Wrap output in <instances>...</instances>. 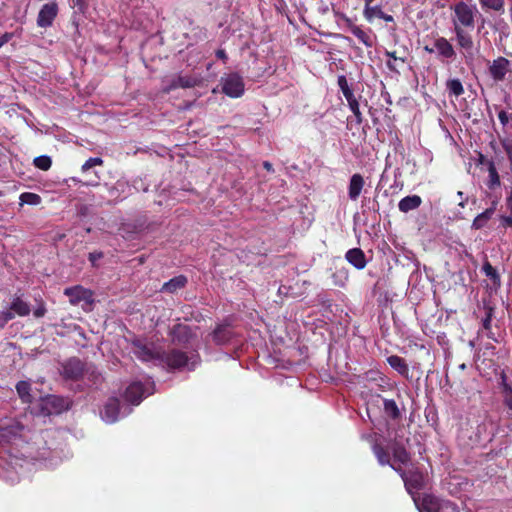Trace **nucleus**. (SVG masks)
Returning a JSON list of instances; mask_svg holds the SVG:
<instances>
[{
    "label": "nucleus",
    "mask_w": 512,
    "mask_h": 512,
    "mask_svg": "<svg viewBox=\"0 0 512 512\" xmlns=\"http://www.w3.org/2000/svg\"><path fill=\"white\" fill-rule=\"evenodd\" d=\"M391 468L399 474L406 491L410 495L413 496L416 492L425 488L426 475L415 464L412 463L408 469H403L401 465H391Z\"/></svg>",
    "instance_id": "1"
},
{
    "label": "nucleus",
    "mask_w": 512,
    "mask_h": 512,
    "mask_svg": "<svg viewBox=\"0 0 512 512\" xmlns=\"http://www.w3.org/2000/svg\"><path fill=\"white\" fill-rule=\"evenodd\" d=\"M64 295L69 298L71 305H78L83 302L84 310H91L94 305V293L81 285H75L64 289Z\"/></svg>",
    "instance_id": "2"
},
{
    "label": "nucleus",
    "mask_w": 512,
    "mask_h": 512,
    "mask_svg": "<svg viewBox=\"0 0 512 512\" xmlns=\"http://www.w3.org/2000/svg\"><path fill=\"white\" fill-rule=\"evenodd\" d=\"M453 29L460 27L474 30L475 20L473 9L465 2H459L454 7Z\"/></svg>",
    "instance_id": "3"
},
{
    "label": "nucleus",
    "mask_w": 512,
    "mask_h": 512,
    "mask_svg": "<svg viewBox=\"0 0 512 512\" xmlns=\"http://www.w3.org/2000/svg\"><path fill=\"white\" fill-rule=\"evenodd\" d=\"M190 359L186 352L172 348L161 352L159 361L170 370H180L188 366Z\"/></svg>",
    "instance_id": "4"
},
{
    "label": "nucleus",
    "mask_w": 512,
    "mask_h": 512,
    "mask_svg": "<svg viewBox=\"0 0 512 512\" xmlns=\"http://www.w3.org/2000/svg\"><path fill=\"white\" fill-rule=\"evenodd\" d=\"M85 363L77 358L71 357L61 364L60 374L65 380L79 381L84 376Z\"/></svg>",
    "instance_id": "5"
},
{
    "label": "nucleus",
    "mask_w": 512,
    "mask_h": 512,
    "mask_svg": "<svg viewBox=\"0 0 512 512\" xmlns=\"http://www.w3.org/2000/svg\"><path fill=\"white\" fill-rule=\"evenodd\" d=\"M222 91L231 98H238L244 93V82L240 75L231 73L222 80Z\"/></svg>",
    "instance_id": "6"
},
{
    "label": "nucleus",
    "mask_w": 512,
    "mask_h": 512,
    "mask_svg": "<svg viewBox=\"0 0 512 512\" xmlns=\"http://www.w3.org/2000/svg\"><path fill=\"white\" fill-rule=\"evenodd\" d=\"M434 46L438 54V58L442 62H451L456 58V50L448 39L443 36H437L434 39Z\"/></svg>",
    "instance_id": "7"
},
{
    "label": "nucleus",
    "mask_w": 512,
    "mask_h": 512,
    "mask_svg": "<svg viewBox=\"0 0 512 512\" xmlns=\"http://www.w3.org/2000/svg\"><path fill=\"white\" fill-rule=\"evenodd\" d=\"M58 5L56 2L44 4L37 16V25L41 28L52 26L55 18L58 15Z\"/></svg>",
    "instance_id": "8"
},
{
    "label": "nucleus",
    "mask_w": 512,
    "mask_h": 512,
    "mask_svg": "<svg viewBox=\"0 0 512 512\" xmlns=\"http://www.w3.org/2000/svg\"><path fill=\"white\" fill-rule=\"evenodd\" d=\"M510 65V61L505 57L499 56L494 59L488 68L491 78L495 82L503 81L506 74L511 71Z\"/></svg>",
    "instance_id": "9"
},
{
    "label": "nucleus",
    "mask_w": 512,
    "mask_h": 512,
    "mask_svg": "<svg viewBox=\"0 0 512 512\" xmlns=\"http://www.w3.org/2000/svg\"><path fill=\"white\" fill-rule=\"evenodd\" d=\"M134 355L143 362H150L153 360L160 359V353L150 348L147 344L141 340H134L132 342Z\"/></svg>",
    "instance_id": "10"
},
{
    "label": "nucleus",
    "mask_w": 512,
    "mask_h": 512,
    "mask_svg": "<svg viewBox=\"0 0 512 512\" xmlns=\"http://www.w3.org/2000/svg\"><path fill=\"white\" fill-rule=\"evenodd\" d=\"M25 427L18 421H12L0 427V439L5 442H12L22 437Z\"/></svg>",
    "instance_id": "11"
},
{
    "label": "nucleus",
    "mask_w": 512,
    "mask_h": 512,
    "mask_svg": "<svg viewBox=\"0 0 512 512\" xmlns=\"http://www.w3.org/2000/svg\"><path fill=\"white\" fill-rule=\"evenodd\" d=\"M171 340L174 344H187L192 338V330L188 325L176 324L170 331Z\"/></svg>",
    "instance_id": "12"
},
{
    "label": "nucleus",
    "mask_w": 512,
    "mask_h": 512,
    "mask_svg": "<svg viewBox=\"0 0 512 512\" xmlns=\"http://www.w3.org/2000/svg\"><path fill=\"white\" fill-rule=\"evenodd\" d=\"M198 84V79L191 75H177L175 76L167 87L164 88V92H170L178 88H193Z\"/></svg>",
    "instance_id": "13"
},
{
    "label": "nucleus",
    "mask_w": 512,
    "mask_h": 512,
    "mask_svg": "<svg viewBox=\"0 0 512 512\" xmlns=\"http://www.w3.org/2000/svg\"><path fill=\"white\" fill-rule=\"evenodd\" d=\"M454 32L456 35V41L459 48H461L465 53L472 54L474 42L472 35L469 33L468 29H463L456 26Z\"/></svg>",
    "instance_id": "14"
},
{
    "label": "nucleus",
    "mask_w": 512,
    "mask_h": 512,
    "mask_svg": "<svg viewBox=\"0 0 512 512\" xmlns=\"http://www.w3.org/2000/svg\"><path fill=\"white\" fill-rule=\"evenodd\" d=\"M346 261L357 270H363L367 265V259L361 248H352L345 253Z\"/></svg>",
    "instance_id": "15"
},
{
    "label": "nucleus",
    "mask_w": 512,
    "mask_h": 512,
    "mask_svg": "<svg viewBox=\"0 0 512 512\" xmlns=\"http://www.w3.org/2000/svg\"><path fill=\"white\" fill-rule=\"evenodd\" d=\"M345 24L350 32L366 47L371 48L374 45L372 37L364 31L361 27L354 24V22L348 18H344Z\"/></svg>",
    "instance_id": "16"
},
{
    "label": "nucleus",
    "mask_w": 512,
    "mask_h": 512,
    "mask_svg": "<svg viewBox=\"0 0 512 512\" xmlns=\"http://www.w3.org/2000/svg\"><path fill=\"white\" fill-rule=\"evenodd\" d=\"M212 340L216 345H224L230 342L233 331L228 324H219L212 332Z\"/></svg>",
    "instance_id": "17"
},
{
    "label": "nucleus",
    "mask_w": 512,
    "mask_h": 512,
    "mask_svg": "<svg viewBox=\"0 0 512 512\" xmlns=\"http://www.w3.org/2000/svg\"><path fill=\"white\" fill-rule=\"evenodd\" d=\"M144 395V386L141 382H133L131 383L125 391V399L134 404L138 405L143 398Z\"/></svg>",
    "instance_id": "18"
},
{
    "label": "nucleus",
    "mask_w": 512,
    "mask_h": 512,
    "mask_svg": "<svg viewBox=\"0 0 512 512\" xmlns=\"http://www.w3.org/2000/svg\"><path fill=\"white\" fill-rule=\"evenodd\" d=\"M365 181L361 174L355 173L351 176L348 186V196L351 200L356 201L364 187Z\"/></svg>",
    "instance_id": "19"
},
{
    "label": "nucleus",
    "mask_w": 512,
    "mask_h": 512,
    "mask_svg": "<svg viewBox=\"0 0 512 512\" xmlns=\"http://www.w3.org/2000/svg\"><path fill=\"white\" fill-rule=\"evenodd\" d=\"M120 402L117 398H110L106 402L103 411V418L108 423H114L118 419Z\"/></svg>",
    "instance_id": "20"
},
{
    "label": "nucleus",
    "mask_w": 512,
    "mask_h": 512,
    "mask_svg": "<svg viewBox=\"0 0 512 512\" xmlns=\"http://www.w3.org/2000/svg\"><path fill=\"white\" fill-rule=\"evenodd\" d=\"M392 455L394 464L398 462L399 465H408L411 461V454L401 442H394L392 445Z\"/></svg>",
    "instance_id": "21"
},
{
    "label": "nucleus",
    "mask_w": 512,
    "mask_h": 512,
    "mask_svg": "<svg viewBox=\"0 0 512 512\" xmlns=\"http://www.w3.org/2000/svg\"><path fill=\"white\" fill-rule=\"evenodd\" d=\"M188 283V279L184 275H178L165 282L162 285L161 291L166 293H175L180 289H183Z\"/></svg>",
    "instance_id": "22"
},
{
    "label": "nucleus",
    "mask_w": 512,
    "mask_h": 512,
    "mask_svg": "<svg viewBox=\"0 0 512 512\" xmlns=\"http://www.w3.org/2000/svg\"><path fill=\"white\" fill-rule=\"evenodd\" d=\"M46 407L47 409L50 407L51 409L48 410L50 414L55 413L59 414L65 410H68V403L66 400L59 396H50L46 399Z\"/></svg>",
    "instance_id": "23"
},
{
    "label": "nucleus",
    "mask_w": 512,
    "mask_h": 512,
    "mask_svg": "<svg viewBox=\"0 0 512 512\" xmlns=\"http://www.w3.org/2000/svg\"><path fill=\"white\" fill-rule=\"evenodd\" d=\"M387 363L396 370L401 376L405 378H409V367L406 361L398 356V355H391L387 358Z\"/></svg>",
    "instance_id": "24"
},
{
    "label": "nucleus",
    "mask_w": 512,
    "mask_h": 512,
    "mask_svg": "<svg viewBox=\"0 0 512 512\" xmlns=\"http://www.w3.org/2000/svg\"><path fill=\"white\" fill-rule=\"evenodd\" d=\"M443 507L440 499L434 495L426 494L422 499L421 512H439Z\"/></svg>",
    "instance_id": "25"
},
{
    "label": "nucleus",
    "mask_w": 512,
    "mask_h": 512,
    "mask_svg": "<svg viewBox=\"0 0 512 512\" xmlns=\"http://www.w3.org/2000/svg\"><path fill=\"white\" fill-rule=\"evenodd\" d=\"M15 315L24 317L28 316L31 312L30 305L28 302L24 301L21 297L16 296L13 298L10 304V310Z\"/></svg>",
    "instance_id": "26"
},
{
    "label": "nucleus",
    "mask_w": 512,
    "mask_h": 512,
    "mask_svg": "<svg viewBox=\"0 0 512 512\" xmlns=\"http://www.w3.org/2000/svg\"><path fill=\"white\" fill-rule=\"evenodd\" d=\"M422 203V199L418 195H411L402 198L398 203V208L401 212L407 213L411 210L417 209Z\"/></svg>",
    "instance_id": "27"
},
{
    "label": "nucleus",
    "mask_w": 512,
    "mask_h": 512,
    "mask_svg": "<svg viewBox=\"0 0 512 512\" xmlns=\"http://www.w3.org/2000/svg\"><path fill=\"white\" fill-rule=\"evenodd\" d=\"M364 2L363 15L368 22H372L376 18L379 19L383 15L384 12L381 5H373V0H364Z\"/></svg>",
    "instance_id": "28"
},
{
    "label": "nucleus",
    "mask_w": 512,
    "mask_h": 512,
    "mask_svg": "<svg viewBox=\"0 0 512 512\" xmlns=\"http://www.w3.org/2000/svg\"><path fill=\"white\" fill-rule=\"evenodd\" d=\"M372 451L380 465H389L390 467L391 465H395L391 463L390 453L382 444L375 442L372 445Z\"/></svg>",
    "instance_id": "29"
},
{
    "label": "nucleus",
    "mask_w": 512,
    "mask_h": 512,
    "mask_svg": "<svg viewBox=\"0 0 512 512\" xmlns=\"http://www.w3.org/2000/svg\"><path fill=\"white\" fill-rule=\"evenodd\" d=\"M481 8L485 12L493 11L500 15L505 12L504 0H479Z\"/></svg>",
    "instance_id": "30"
},
{
    "label": "nucleus",
    "mask_w": 512,
    "mask_h": 512,
    "mask_svg": "<svg viewBox=\"0 0 512 512\" xmlns=\"http://www.w3.org/2000/svg\"><path fill=\"white\" fill-rule=\"evenodd\" d=\"M384 413L392 420L401 418V412L397 403L393 399H383Z\"/></svg>",
    "instance_id": "31"
},
{
    "label": "nucleus",
    "mask_w": 512,
    "mask_h": 512,
    "mask_svg": "<svg viewBox=\"0 0 512 512\" xmlns=\"http://www.w3.org/2000/svg\"><path fill=\"white\" fill-rule=\"evenodd\" d=\"M487 169H488V173H489L487 187L491 190H494L495 188L499 187L501 184L500 177L497 172L495 163L493 161H487Z\"/></svg>",
    "instance_id": "32"
},
{
    "label": "nucleus",
    "mask_w": 512,
    "mask_h": 512,
    "mask_svg": "<svg viewBox=\"0 0 512 512\" xmlns=\"http://www.w3.org/2000/svg\"><path fill=\"white\" fill-rule=\"evenodd\" d=\"M16 390H17V393L20 397V399L22 400V402L24 403H31L32 402V395L30 393L31 391V385L29 382L27 381H19L17 384H16Z\"/></svg>",
    "instance_id": "33"
},
{
    "label": "nucleus",
    "mask_w": 512,
    "mask_h": 512,
    "mask_svg": "<svg viewBox=\"0 0 512 512\" xmlns=\"http://www.w3.org/2000/svg\"><path fill=\"white\" fill-rule=\"evenodd\" d=\"M385 55L389 57V60L386 62V66L388 69L392 72H399L397 68V62H400L401 64L406 63L407 58L406 56H398L396 51H386Z\"/></svg>",
    "instance_id": "34"
},
{
    "label": "nucleus",
    "mask_w": 512,
    "mask_h": 512,
    "mask_svg": "<svg viewBox=\"0 0 512 512\" xmlns=\"http://www.w3.org/2000/svg\"><path fill=\"white\" fill-rule=\"evenodd\" d=\"M501 380L503 403L507 408H512V385L507 383V377L504 373L501 375Z\"/></svg>",
    "instance_id": "35"
},
{
    "label": "nucleus",
    "mask_w": 512,
    "mask_h": 512,
    "mask_svg": "<svg viewBox=\"0 0 512 512\" xmlns=\"http://www.w3.org/2000/svg\"><path fill=\"white\" fill-rule=\"evenodd\" d=\"M493 216V210L486 209L482 213L478 214L473 222H472V228L475 230L482 229L486 226L487 222L492 218Z\"/></svg>",
    "instance_id": "36"
},
{
    "label": "nucleus",
    "mask_w": 512,
    "mask_h": 512,
    "mask_svg": "<svg viewBox=\"0 0 512 512\" xmlns=\"http://www.w3.org/2000/svg\"><path fill=\"white\" fill-rule=\"evenodd\" d=\"M446 89L450 95H454L456 97L464 94L462 82L457 78L447 80Z\"/></svg>",
    "instance_id": "37"
},
{
    "label": "nucleus",
    "mask_w": 512,
    "mask_h": 512,
    "mask_svg": "<svg viewBox=\"0 0 512 512\" xmlns=\"http://www.w3.org/2000/svg\"><path fill=\"white\" fill-rule=\"evenodd\" d=\"M20 205H38L41 203L40 195L32 192H24L19 197Z\"/></svg>",
    "instance_id": "38"
},
{
    "label": "nucleus",
    "mask_w": 512,
    "mask_h": 512,
    "mask_svg": "<svg viewBox=\"0 0 512 512\" xmlns=\"http://www.w3.org/2000/svg\"><path fill=\"white\" fill-rule=\"evenodd\" d=\"M482 270L485 273V275L492 280L494 284L500 285V275L498 274L497 270L491 265L490 262L486 261L482 266Z\"/></svg>",
    "instance_id": "39"
},
{
    "label": "nucleus",
    "mask_w": 512,
    "mask_h": 512,
    "mask_svg": "<svg viewBox=\"0 0 512 512\" xmlns=\"http://www.w3.org/2000/svg\"><path fill=\"white\" fill-rule=\"evenodd\" d=\"M485 317L482 319V327L486 331L491 330V322L494 317V307L490 305H484Z\"/></svg>",
    "instance_id": "40"
},
{
    "label": "nucleus",
    "mask_w": 512,
    "mask_h": 512,
    "mask_svg": "<svg viewBox=\"0 0 512 512\" xmlns=\"http://www.w3.org/2000/svg\"><path fill=\"white\" fill-rule=\"evenodd\" d=\"M35 167L42 171H47L51 168L52 160L49 156L41 155L34 159L33 161Z\"/></svg>",
    "instance_id": "41"
},
{
    "label": "nucleus",
    "mask_w": 512,
    "mask_h": 512,
    "mask_svg": "<svg viewBox=\"0 0 512 512\" xmlns=\"http://www.w3.org/2000/svg\"><path fill=\"white\" fill-rule=\"evenodd\" d=\"M104 164V161L100 157H91L82 165L81 171L83 173L88 172L91 168L95 166H102Z\"/></svg>",
    "instance_id": "42"
},
{
    "label": "nucleus",
    "mask_w": 512,
    "mask_h": 512,
    "mask_svg": "<svg viewBox=\"0 0 512 512\" xmlns=\"http://www.w3.org/2000/svg\"><path fill=\"white\" fill-rule=\"evenodd\" d=\"M337 84L344 96L353 92L348 84L347 78L344 75L338 76Z\"/></svg>",
    "instance_id": "43"
},
{
    "label": "nucleus",
    "mask_w": 512,
    "mask_h": 512,
    "mask_svg": "<svg viewBox=\"0 0 512 512\" xmlns=\"http://www.w3.org/2000/svg\"><path fill=\"white\" fill-rule=\"evenodd\" d=\"M14 318V313L6 310L0 312V329L4 328V326Z\"/></svg>",
    "instance_id": "44"
},
{
    "label": "nucleus",
    "mask_w": 512,
    "mask_h": 512,
    "mask_svg": "<svg viewBox=\"0 0 512 512\" xmlns=\"http://www.w3.org/2000/svg\"><path fill=\"white\" fill-rule=\"evenodd\" d=\"M103 257H104L103 252L94 251V252L89 253L88 260L90 261V263L93 267H97L98 266L97 261L102 259Z\"/></svg>",
    "instance_id": "45"
},
{
    "label": "nucleus",
    "mask_w": 512,
    "mask_h": 512,
    "mask_svg": "<svg viewBox=\"0 0 512 512\" xmlns=\"http://www.w3.org/2000/svg\"><path fill=\"white\" fill-rule=\"evenodd\" d=\"M349 108L352 111V113L354 114L357 124H361L363 121V117H362V113L359 108V103L358 102L352 103V105L349 106Z\"/></svg>",
    "instance_id": "46"
},
{
    "label": "nucleus",
    "mask_w": 512,
    "mask_h": 512,
    "mask_svg": "<svg viewBox=\"0 0 512 512\" xmlns=\"http://www.w3.org/2000/svg\"><path fill=\"white\" fill-rule=\"evenodd\" d=\"M46 306L45 303L41 300L36 309L34 310L33 314L36 318H41L46 313Z\"/></svg>",
    "instance_id": "47"
},
{
    "label": "nucleus",
    "mask_w": 512,
    "mask_h": 512,
    "mask_svg": "<svg viewBox=\"0 0 512 512\" xmlns=\"http://www.w3.org/2000/svg\"><path fill=\"white\" fill-rule=\"evenodd\" d=\"M501 226L504 228H512V216H501L500 217Z\"/></svg>",
    "instance_id": "48"
},
{
    "label": "nucleus",
    "mask_w": 512,
    "mask_h": 512,
    "mask_svg": "<svg viewBox=\"0 0 512 512\" xmlns=\"http://www.w3.org/2000/svg\"><path fill=\"white\" fill-rule=\"evenodd\" d=\"M498 119L499 121L501 122V124L503 126H506L509 122V115L506 111L504 110H501L499 113H498Z\"/></svg>",
    "instance_id": "49"
},
{
    "label": "nucleus",
    "mask_w": 512,
    "mask_h": 512,
    "mask_svg": "<svg viewBox=\"0 0 512 512\" xmlns=\"http://www.w3.org/2000/svg\"><path fill=\"white\" fill-rule=\"evenodd\" d=\"M13 37L12 33L6 32L2 36H0V48L8 43Z\"/></svg>",
    "instance_id": "50"
},
{
    "label": "nucleus",
    "mask_w": 512,
    "mask_h": 512,
    "mask_svg": "<svg viewBox=\"0 0 512 512\" xmlns=\"http://www.w3.org/2000/svg\"><path fill=\"white\" fill-rule=\"evenodd\" d=\"M503 147L507 153V156L512 164V144L509 142H503Z\"/></svg>",
    "instance_id": "51"
},
{
    "label": "nucleus",
    "mask_w": 512,
    "mask_h": 512,
    "mask_svg": "<svg viewBox=\"0 0 512 512\" xmlns=\"http://www.w3.org/2000/svg\"><path fill=\"white\" fill-rule=\"evenodd\" d=\"M99 181L100 176L97 173H95L94 177L87 180L85 184L89 186H97L99 184Z\"/></svg>",
    "instance_id": "52"
},
{
    "label": "nucleus",
    "mask_w": 512,
    "mask_h": 512,
    "mask_svg": "<svg viewBox=\"0 0 512 512\" xmlns=\"http://www.w3.org/2000/svg\"><path fill=\"white\" fill-rule=\"evenodd\" d=\"M215 54H216V57H217L218 59H220V60H222V61H224V62L228 59V56H227V54H226V52H225V50H224V49H218V50H216Z\"/></svg>",
    "instance_id": "53"
},
{
    "label": "nucleus",
    "mask_w": 512,
    "mask_h": 512,
    "mask_svg": "<svg viewBox=\"0 0 512 512\" xmlns=\"http://www.w3.org/2000/svg\"><path fill=\"white\" fill-rule=\"evenodd\" d=\"M344 97H345V99H346V100H347V102H348V106H351V105H352V103H357V102H358V101H357V99L355 98V96H354V93H353V92H351V93H349V94L345 95Z\"/></svg>",
    "instance_id": "54"
},
{
    "label": "nucleus",
    "mask_w": 512,
    "mask_h": 512,
    "mask_svg": "<svg viewBox=\"0 0 512 512\" xmlns=\"http://www.w3.org/2000/svg\"><path fill=\"white\" fill-rule=\"evenodd\" d=\"M379 19H382V20H384L387 23L388 22H394L393 16L389 15V14H386L385 12L383 13V15Z\"/></svg>",
    "instance_id": "55"
},
{
    "label": "nucleus",
    "mask_w": 512,
    "mask_h": 512,
    "mask_svg": "<svg viewBox=\"0 0 512 512\" xmlns=\"http://www.w3.org/2000/svg\"><path fill=\"white\" fill-rule=\"evenodd\" d=\"M506 205H507V208L512 213V191L509 193V195H508V197L506 199Z\"/></svg>",
    "instance_id": "56"
},
{
    "label": "nucleus",
    "mask_w": 512,
    "mask_h": 512,
    "mask_svg": "<svg viewBox=\"0 0 512 512\" xmlns=\"http://www.w3.org/2000/svg\"><path fill=\"white\" fill-rule=\"evenodd\" d=\"M487 161H489L483 154H479L478 162L481 165L487 166Z\"/></svg>",
    "instance_id": "57"
},
{
    "label": "nucleus",
    "mask_w": 512,
    "mask_h": 512,
    "mask_svg": "<svg viewBox=\"0 0 512 512\" xmlns=\"http://www.w3.org/2000/svg\"><path fill=\"white\" fill-rule=\"evenodd\" d=\"M263 167L264 169H266L267 171H273V166L270 162L268 161H264L263 162Z\"/></svg>",
    "instance_id": "58"
},
{
    "label": "nucleus",
    "mask_w": 512,
    "mask_h": 512,
    "mask_svg": "<svg viewBox=\"0 0 512 512\" xmlns=\"http://www.w3.org/2000/svg\"><path fill=\"white\" fill-rule=\"evenodd\" d=\"M457 195L459 196V198H463V192L462 191H458ZM465 204H466V202L463 199H461V201L459 202L458 205L460 207L464 208Z\"/></svg>",
    "instance_id": "59"
},
{
    "label": "nucleus",
    "mask_w": 512,
    "mask_h": 512,
    "mask_svg": "<svg viewBox=\"0 0 512 512\" xmlns=\"http://www.w3.org/2000/svg\"><path fill=\"white\" fill-rule=\"evenodd\" d=\"M424 50L429 53V54H432L434 52H436V49H435V46L433 45V47H429L428 45H425L424 46Z\"/></svg>",
    "instance_id": "60"
},
{
    "label": "nucleus",
    "mask_w": 512,
    "mask_h": 512,
    "mask_svg": "<svg viewBox=\"0 0 512 512\" xmlns=\"http://www.w3.org/2000/svg\"><path fill=\"white\" fill-rule=\"evenodd\" d=\"M506 417L512 419V408H508L506 411Z\"/></svg>",
    "instance_id": "61"
},
{
    "label": "nucleus",
    "mask_w": 512,
    "mask_h": 512,
    "mask_svg": "<svg viewBox=\"0 0 512 512\" xmlns=\"http://www.w3.org/2000/svg\"><path fill=\"white\" fill-rule=\"evenodd\" d=\"M496 206H497V201H493L491 207H489L488 209L493 210V213H494L496 210Z\"/></svg>",
    "instance_id": "62"
},
{
    "label": "nucleus",
    "mask_w": 512,
    "mask_h": 512,
    "mask_svg": "<svg viewBox=\"0 0 512 512\" xmlns=\"http://www.w3.org/2000/svg\"><path fill=\"white\" fill-rule=\"evenodd\" d=\"M445 506L446 507L453 506V510H455V508H456V505L454 503L450 502V501L445 502Z\"/></svg>",
    "instance_id": "63"
},
{
    "label": "nucleus",
    "mask_w": 512,
    "mask_h": 512,
    "mask_svg": "<svg viewBox=\"0 0 512 512\" xmlns=\"http://www.w3.org/2000/svg\"><path fill=\"white\" fill-rule=\"evenodd\" d=\"M83 0H74L75 6H80L82 4Z\"/></svg>",
    "instance_id": "64"
}]
</instances>
